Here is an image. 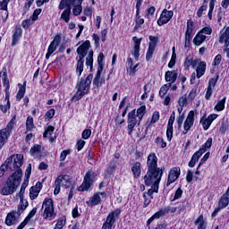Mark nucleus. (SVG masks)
I'll return each instance as SVG.
<instances>
[{"label": "nucleus", "instance_id": "nucleus-1", "mask_svg": "<svg viewBox=\"0 0 229 229\" xmlns=\"http://www.w3.org/2000/svg\"><path fill=\"white\" fill-rule=\"evenodd\" d=\"M158 157L157 154L150 153L147 159L148 172L144 178H146V182L149 183L151 181L162 180V175L164 171L162 168L158 167Z\"/></svg>", "mask_w": 229, "mask_h": 229}, {"label": "nucleus", "instance_id": "nucleus-2", "mask_svg": "<svg viewBox=\"0 0 229 229\" xmlns=\"http://www.w3.org/2000/svg\"><path fill=\"white\" fill-rule=\"evenodd\" d=\"M22 158H24V156L21 154H16L12 155L10 157H8L5 160V165H7V168L9 171H13L14 173L12 174V176L17 177L20 176V178H22V169H21V166L22 165Z\"/></svg>", "mask_w": 229, "mask_h": 229}, {"label": "nucleus", "instance_id": "nucleus-3", "mask_svg": "<svg viewBox=\"0 0 229 229\" xmlns=\"http://www.w3.org/2000/svg\"><path fill=\"white\" fill-rule=\"evenodd\" d=\"M94 78V75L92 73H89L86 79L81 78L76 85L77 92L73 96V99H76V101H80L83 96H86V94H89L90 92V84L92 83V80Z\"/></svg>", "mask_w": 229, "mask_h": 229}, {"label": "nucleus", "instance_id": "nucleus-4", "mask_svg": "<svg viewBox=\"0 0 229 229\" xmlns=\"http://www.w3.org/2000/svg\"><path fill=\"white\" fill-rule=\"evenodd\" d=\"M21 182H22L21 175H18L17 177H15V175L9 176L5 184L1 189L0 194H2V196H11V194H13V192L19 189Z\"/></svg>", "mask_w": 229, "mask_h": 229}, {"label": "nucleus", "instance_id": "nucleus-5", "mask_svg": "<svg viewBox=\"0 0 229 229\" xmlns=\"http://www.w3.org/2000/svg\"><path fill=\"white\" fill-rule=\"evenodd\" d=\"M89 49H90V41L89 40H86L77 48V55H79V60L77 63L76 72L78 76H81V72H83V64L85 62L83 58L87 56V53H89Z\"/></svg>", "mask_w": 229, "mask_h": 229}, {"label": "nucleus", "instance_id": "nucleus-6", "mask_svg": "<svg viewBox=\"0 0 229 229\" xmlns=\"http://www.w3.org/2000/svg\"><path fill=\"white\" fill-rule=\"evenodd\" d=\"M42 209H44L43 216L45 219L51 221L56 216V214H55V207H53L52 199H46L43 201Z\"/></svg>", "mask_w": 229, "mask_h": 229}, {"label": "nucleus", "instance_id": "nucleus-7", "mask_svg": "<svg viewBox=\"0 0 229 229\" xmlns=\"http://www.w3.org/2000/svg\"><path fill=\"white\" fill-rule=\"evenodd\" d=\"M135 114H137V111L135 109L128 114V135H131L133 133V129L135 128V126H137V115Z\"/></svg>", "mask_w": 229, "mask_h": 229}, {"label": "nucleus", "instance_id": "nucleus-8", "mask_svg": "<svg viewBox=\"0 0 229 229\" xmlns=\"http://www.w3.org/2000/svg\"><path fill=\"white\" fill-rule=\"evenodd\" d=\"M94 185V174L92 172L88 171L84 176V181L81 185V191H89L90 187Z\"/></svg>", "mask_w": 229, "mask_h": 229}, {"label": "nucleus", "instance_id": "nucleus-9", "mask_svg": "<svg viewBox=\"0 0 229 229\" xmlns=\"http://www.w3.org/2000/svg\"><path fill=\"white\" fill-rule=\"evenodd\" d=\"M61 185L66 187V189H69V185H71V182H69V181L65 179V176L59 175L55 182V190H54L55 196H57V194H60Z\"/></svg>", "mask_w": 229, "mask_h": 229}, {"label": "nucleus", "instance_id": "nucleus-10", "mask_svg": "<svg viewBox=\"0 0 229 229\" xmlns=\"http://www.w3.org/2000/svg\"><path fill=\"white\" fill-rule=\"evenodd\" d=\"M195 68L197 78L199 79L205 74V71H207V63H205V61H201V59H195L193 63V69Z\"/></svg>", "mask_w": 229, "mask_h": 229}, {"label": "nucleus", "instance_id": "nucleus-11", "mask_svg": "<svg viewBox=\"0 0 229 229\" xmlns=\"http://www.w3.org/2000/svg\"><path fill=\"white\" fill-rule=\"evenodd\" d=\"M30 176H31V164H29L27 169L25 171V180L23 181L20 192L18 193L19 198H24V192L26 191V187L30 183Z\"/></svg>", "mask_w": 229, "mask_h": 229}, {"label": "nucleus", "instance_id": "nucleus-12", "mask_svg": "<svg viewBox=\"0 0 229 229\" xmlns=\"http://www.w3.org/2000/svg\"><path fill=\"white\" fill-rule=\"evenodd\" d=\"M144 183L148 187L151 186V189L148 191V196H149L150 199H153V192H158V185L160 183V180L162 179H157L156 181H149V182H146V177H143Z\"/></svg>", "mask_w": 229, "mask_h": 229}, {"label": "nucleus", "instance_id": "nucleus-13", "mask_svg": "<svg viewBox=\"0 0 229 229\" xmlns=\"http://www.w3.org/2000/svg\"><path fill=\"white\" fill-rule=\"evenodd\" d=\"M173 15H174V13L173 11H167V9H165L160 18L157 20L158 26H164V24H167L173 19Z\"/></svg>", "mask_w": 229, "mask_h": 229}, {"label": "nucleus", "instance_id": "nucleus-14", "mask_svg": "<svg viewBox=\"0 0 229 229\" xmlns=\"http://www.w3.org/2000/svg\"><path fill=\"white\" fill-rule=\"evenodd\" d=\"M20 217L21 215L17 211H11L6 216L5 225L7 226H13V225H17V223H19Z\"/></svg>", "mask_w": 229, "mask_h": 229}, {"label": "nucleus", "instance_id": "nucleus-15", "mask_svg": "<svg viewBox=\"0 0 229 229\" xmlns=\"http://www.w3.org/2000/svg\"><path fill=\"white\" fill-rule=\"evenodd\" d=\"M192 126H194V111H190L184 122V130L182 131V135H187V132L189 130H191V128H192Z\"/></svg>", "mask_w": 229, "mask_h": 229}, {"label": "nucleus", "instance_id": "nucleus-16", "mask_svg": "<svg viewBox=\"0 0 229 229\" xmlns=\"http://www.w3.org/2000/svg\"><path fill=\"white\" fill-rule=\"evenodd\" d=\"M180 178V168L178 167H174L170 170V173L168 174V180L166 182V187H169L171 183H174V181Z\"/></svg>", "mask_w": 229, "mask_h": 229}, {"label": "nucleus", "instance_id": "nucleus-17", "mask_svg": "<svg viewBox=\"0 0 229 229\" xmlns=\"http://www.w3.org/2000/svg\"><path fill=\"white\" fill-rule=\"evenodd\" d=\"M132 40L134 42V47L132 50V55L136 61H139V57L140 56V42L141 38H138L137 37H133Z\"/></svg>", "mask_w": 229, "mask_h": 229}, {"label": "nucleus", "instance_id": "nucleus-18", "mask_svg": "<svg viewBox=\"0 0 229 229\" xmlns=\"http://www.w3.org/2000/svg\"><path fill=\"white\" fill-rule=\"evenodd\" d=\"M40 191H42V182H38L35 186H32L30 189V199H37V198H38V194H40Z\"/></svg>", "mask_w": 229, "mask_h": 229}, {"label": "nucleus", "instance_id": "nucleus-19", "mask_svg": "<svg viewBox=\"0 0 229 229\" xmlns=\"http://www.w3.org/2000/svg\"><path fill=\"white\" fill-rule=\"evenodd\" d=\"M101 72H103V68H98V72L93 80V87L99 89L105 84V79L101 78Z\"/></svg>", "mask_w": 229, "mask_h": 229}, {"label": "nucleus", "instance_id": "nucleus-20", "mask_svg": "<svg viewBox=\"0 0 229 229\" xmlns=\"http://www.w3.org/2000/svg\"><path fill=\"white\" fill-rule=\"evenodd\" d=\"M22 37V29H21V26L17 25L13 30V39H12V46H16L17 42L21 40V38Z\"/></svg>", "mask_w": 229, "mask_h": 229}, {"label": "nucleus", "instance_id": "nucleus-21", "mask_svg": "<svg viewBox=\"0 0 229 229\" xmlns=\"http://www.w3.org/2000/svg\"><path fill=\"white\" fill-rule=\"evenodd\" d=\"M203 153H205V149H203V148H199L198 151H196L193 154V156L191 157V159L188 164L189 167H194L196 165V162H198V160H199V158L201 157V155H203Z\"/></svg>", "mask_w": 229, "mask_h": 229}, {"label": "nucleus", "instance_id": "nucleus-22", "mask_svg": "<svg viewBox=\"0 0 229 229\" xmlns=\"http://www.w3.org/2000/svg\"><path fill=\"white\" fill-rule=\"evenodd\" d=\"M10 131L8 129L0 130V149L6 144L8 141V137H10Z\"/></svg>", "mask_w": 229, "mask_h": 229}, {"label": "nucleus", "instance_id": "nucleus-23", "mask_svg": "<svg viewBox=\"0 0 229 229\" xmlns=\"http://www.w3.org/2000/svg\"><path fill=\"white\" fill-rule=\"evenodd\" d=\"M178 78V72L176 71H167L165 74V81H170L171 83H174Z\"/></svg>", "mask_w": 229, "mask_h": 229}, {"label": "nucleus", "instance_id": "nucleus-24", "mask_svg": "<svg viewBox=\"0 0 229 229\" xmlns=\"http://www.w3.org/2000/svg\"><path fill=\"white\" fill-rule=\"evenodd\" d=\"M35 214H37V208H33L32 210L29 213L27 217L24 219L23 222L21 223V225L17 227V229H23L28 223H30V220L35 216Z\"/></svg>", "mask_w": 229, "mask_h": 229}, {"label": "nucleus", "instance_id": "nucleus-25", "mask_svg": "<svg viewBox=\"0 0 229 229\" xmlns=\"http://www.w3.org/2000/svg\"><path fill=\"white\" fill-rule=\"evenodd\" d=\"M75 4H72L73 7L72 12L73 15L78 16L81 14V12H83V7L81 6V4L83 3V0H74Z\"/></svg>", "mask_w": 229, "mask_h": 229}, {"label": "nucleus", "instance_id": "nucleus-26", "mask_svg": "<svg viewBox=\"0 0 229 229\" xmlns=\"http://www.w3.org/2000/svg\"><path fill=\"white\" fill-rule=\"evenodd\" d=\"M101 203V196L99 193H95L90 200L87 201V205L89 207H96V205H100Z\"/></svg>", "mask_w": 229, "mask_h": 229}, {"label": "nucleus", "instance_id": "nucleus-27", "mask_svg": "<svg viewBox=\"0 0 229 229\" xmlns=\"http://www.w3.org/2000/svg\"><path fill=\"white\" fill-rule=\"evenodd\" d=\"M227 205H229V195L227 193H225L224 195H222L218 202V208H226Z\"/></svg>", "mask_w": 229, "mask_h": 229}, {"label": "nucleus", "instance_id": "nucleus-28", "mask_svg": "<svg viewBox=\"0 0 229 229\" xmlns=\"http://www.w3.org/2000/svg\"><path fill=\"white\" fill-rule=\"evenodd\" d=\"M59 45H60V37L56 36L55 37L54 40L50 43L47 48V51H50V53H55Z\"/></svg>", "mask_w": 229, "mask_h": 229}, {"label": "nucleus", "instance_id": "nucleus-29", "mask_svg": "<svg viewBox=\"0 0 229 229\" xmlns=\"http://www.w3.org/2000/svg\"><path fill=\"white\" fill-rule=\"evenodd\" d=\"M205 40H207V36L203 35L201 32H199L193 38V44L195 46H201Z\"/></svg>", "mask_w": 229, "mask_h": 229}, {"label": "nucleus", "instance_id": "nucleus-30", "mask_svg": "<svg viewBox=\"0 0 229 229\" xmlns=\"http://www.w3.org/2000/svg\"><path fill=\"white\" fill-rule=\"evenodd\" d=\"M28 200L24 199V198H20V204L18 205L17 213L22 214L28 208Z\"/></svg>", "mask_w": 229, "mask_h": 229}, {"label": "nucleus", "instance_id": "nucleus-31", "mask_svg": "<svg viewBox=\"0 0 229 229\" xmlns=\"http://www.w3.org/2000/svg\"><path fill=\"white\" fill-rule=\"evenodd\" d=\"M0 78L3 80L4 87H10V81L8 80V74L6 73V67H3L0 72Z\"/></svg>", "mask_w": 229, "mask_h": 229}, {"label": "nucleus", "instance_id": "nucleus-32", "mask_svg": "<svg viewBox=\"0 0 229 229\" xmlns=\"http://www.w3.org/2000/svg\"><path fill=\"white\" fill-rule=\"evenodd\" d=\"M140 167H141L140 162H136L132 165L131 171L134 178H139L140 176V173H141Z\"/></svg>", "mask_w": 229, "mask_h": 229}, {"label": "nucleus", "instance_id": "nucleus-33", "mask_svg": "<svg viewBox=\"0 0 229 229\" xmlns=\"http://www.w3.org/2000/svg\"><path fill=\"white\" fill-rule=\"evenodd\" d=\"M76 4L74 0H61L59 4V10H64V8H71V5Z\"/></svg>", "mask_w": 229, "mask_h": 229}, {"label": "nucleus", "instance_id": "nucleus-34", "mask_svg": "<svg viewBox=\"0 0 229 229\" xmlns=\"http://www.w3.org/2000/svg\"><path fill=\"white\" fill-rule=\"evenodd\" d=\"M93 64H94V51L90 50L86 58V65L87 67H89L90 71H92Z\"/></svg>", "mask_w": 229, "mask_h": 229}, {"label": "nucleus", "instance_id": "nucleus-35", "mask_svg": "<svg viewBox=\"0 0 229 229\" xmlns=\"http://www.w3.org/2000/svg\"><path fill=\"white\" fill-rule=\"evenodd\" d=\"M169 207L168 208H165L160 209L159 211L156 212L152 217H154V219H160V217H164L165 214H169Z\"/></svg>", "mask_w": 229, "mask_h": 229}, {"label": "nucleus", "instance_id": "nucleus-36", "mask_svg": "<svg viewBox=\"0 0 229 229\" xmlns=\"http://www.w3.org/2000/svg\"><path fill=\"white\" fill-rule=\"evenodd\" d=\"M61 19L64 21V22H69L71 21V7L66 8L61 14Z\"/></svg>", "mask_w": 229, "mask_h": 229}, {"label": "nucleus", "instance_id": "nucleus-37", "mask_svg": "<svg viewBox=\"0 0 229 229\" xmlns=\"http://www.w3.org/2000/svg\"><path fill=\"white\" fill-rule=\"evenodd\" d=\"M20 87V89L16 95V99L17 101H21L24 98V94H26V87L23 86L22 84H18Z\"/></svg>", "mask_w": 229, "mask_h": 229}, {"label": "nucleus", "instance_id": "nucleus-38", "mask_svg": "<svg viewBox=\"0 0 229 229\" xmlns=\"http://www.w3.org/2000/svg\"><path fill=\"white\" fill-rule=\"evenodd\" d=\"M225 103H226V97L217 102L215 106V110L217 112H223V110H225Z\"/></svg>", "mask_w": 229, "mask_h": 229}, {"label": "nucleus", "instance_id": "nucleus-39", "mask_svg": "<svg viewBox=\"0 0 229 229\" xmlns=\"http://www.w3.org/2000/svg\"><path fill=\"white\" fill-rule=\"evenodd\" d=\"M136 115L139 119L140 122L142 121V117L146 115V106H141L140 108L137 109L136 111Z\"/></svg>", "mask_w": 229, "mask_h": 229}, {"label": "nucleus", "instance_id": "nucleus-40", "mask_svg": "<svg viewBox=\"0 0 229 229\" xmlns=\"http://www.w3.org/2000/svg\"><path fill=\"white\" fill-rule=\"evenodd\" d=\"M229 128V124H228V120H222V123L221 126L219 128V131L222 135H225V133H226L227 130Z\"/></svg>", "mask_w": 229, "mask_h": 229}, {"label": "nucleus", "instance_id": "nucleus-41", "mask_svg": "<svg viewBox=\"0 0 229 229\" xmlns=\"http://www.w3.org/2000/svg\"><path fill=\"white\" fill-rule=\"evenodd\" d=\"M195 225H199L198 229H207V225H205V220L203 219V215H200L197 221H195Z\"/></svg>", "mask_w": 229, "mask_h": 229}, {"label": "nucleus", "instance_id": "nucleus-42", "mask_svg": "<svg viewBox=\"0 0 229 229\" xmlns=\"http://www.w3.org/2000/svg\"><path fill=\"white\" fill-rule=\"evenodd\" d=\"M27 131H31L35 128V123H33V117L28 116L26 121Z\"/></svg>", "mask_w": 229, "mask_h": 229}, {"label": "nucleus", "instance_id": "nucleus-43", "mask_svg": "<svg viewBox=\"0 0 229 229\" xmlns=\"http://www.w3.org/2000/svg\"><path fill=\"white\" fill-rule=\"evenodd\" d=\"M191 65L194 67V60H192V57L188 56L184 61V69L189 71V69H191Z\"/></svg>", "mask_w": 229, "mask_h": 229}, {"label": "nucleus", "instance_id": "nucleus-44", "mask_svg": "<svg viewBox=\"0 0 229 229\" xmlns=\"http://www.w3.org/2000/svg\"><path fill=\"white\" fill-rule=\"evenodd\" d=\"M155 48L153 45L148 46L147 55H146V60L147 62H149L151 60V57L153 56V53H155Z\"/></svg>", "mask_w": 229, "mask_h": 229}, {"label": "nucleus", "instance_id": "nucleus-45", "mask_svg": "<svg viewBox=\"0 0 229 229\" xmlns=\"http://www.w3.org/2000/svg\"><path fill=\"white\" fill-rule=\"evenodd\" d=\"M33 22H35V21H33V18H30L22 21L21 26L22 28H24V30H28V28H30L31 24H33Z\"/></svg>", "mask_w": 229, "mask_h": 229}, {"label": "nucleus", "instance_id": "nucleus-46", "mask_svg": "<svg viewBox=\"0 0 229 229\" xmlns=\"http://www.w3.org/2000/svg\"><path fill=\"white\" fill-rule=\"evenodd\" d=\"M214 6H216V0H210L209 11L208 13V17L209 21H212V13L214 12Z\"/></svg>", "mask_w": 229, "mask_h": 229}, {"label": "nucleus", "instance_id": "nucleus-47", "mask_svg": "<svg viewBox=\"0 0 229 229\" xmlns=\"http://www.w3.org/2000/svg\"><path fill=\"white\" fill-rule=\"evenodd\" d=\"M212 138H208V140L205 142L204 145L200 148V149H204V153L212 148Z\"/></svg>", "mask_w": 229, "mask_h": 229}, {"label": "nucleus", "instance_id": "nucleus-48", "mask_svg": "<svg viewBox=\"0 0 229 229\" xmlns=\"http://www.w3.org/2000/svg\"><path fill=\"white\" fill-rule=\"evenodd\" d=\"M17 119V115H14L11 121L9 122V123L7 124L5 130L9 131L10 132L12 131V130H13V126L15 125V121Z\"/></svg>", "mask_w": 229, "mask_h": 229}, {"label": "nucleus", "instance_id": "nucleus-49", "mask_svg": "<svg viewBox=\"0 0 229 229\" xmlns=\"http://www.w3.org/2000/svg\"><path fill=\"white\" fill-rule=\"evenodd\" d=\"M155 143L157 146H160L162 148H165L167 146V143L164 141L163 138L157 137L155 140Z\"/></svg>", "mask_w": 229, "mask_h": 229}, {"label": "nucleus", "instance_id": "nucleus-50", "mask_svg": "<svg viewBox=\"0 0 229 229\" xmlns=\"http://www.w3.org/2000/svg\"><path fill=\"white\" fill-rule=\"evenodd\" d=\"M53 117H55V109H49L46 114H45V119L46 121H51V119H53Z\"/></svg>", "mask_w": 229, "mask_h": 229}, {"label": "nucleus", "instance_id": "nucleus-51", "mask_svg": "<svg viewBox=\"0 0 229 229\" xmlns=\"http://www.w3.org/2000/svg\"><path fill=\"white\" fill-rule=\"evenodd\" d=\"M53 131H55V128L53 127V125H49L44 134H43V137L47 138V137H49V135H53Z\"/></svg>", "mask_w": 229, "mask_h": 229}, {"label": "nucleus", "instance_id": "nucleus-52", "mask_svg": "<svg viewBox=\"0 0 229 229\" xmlns=\"http://www.w3.org/2000/svg\"><path fill=\"white\" fill-rule=\"evenodd\" d=\"M90 135H92V131L90 129H85L82 131V139H84V140H87V139H90Z\"/></svg>", "mask_w": 229, "mask_h": 229}, {"label": "nucleus", "instance_id": "nucleus-53", "mask_svg": "<svg viewBox=\"0 0 229 229\" xmlns=\"http://www.w3.org/2000/svg\"><path fill=\"white\" fill-rule=\"evenodd\" d=\"M149 44L148 46H153L154 47H157V44L158 43V37H155V36H149Z\"/></svg>", "mask_w": 229, "mask_h": 229}, {"label": "nucleus", "instance_id": "nucleus-54", "mask_svg": "<svg viewBox=\"0 0 229 229\" xmlns=\"http://www.w3.org/2000/svg\"><path fill=\"white\" fill-rule=\"evenodd\" d=\"M175 64H176V53H173L172 58H171L170 62L168 63V67L170 69H173V67H174Z\"/></svg>", "mask_w": 229, "mask_h": 229}, {"label": "nucleus", "instance_id": "nucleus-55", "mask_svg": "<svg viewBox=\"0 0 229 229\" xmlns=\"http://www.w3.org/2000/svg\"><path fill=\"white\" fill-rule=\"evenodd\" d=\"M41 148H42V147L40 145H35L34 147H32L30 148L31 155H37V154L40 153Z\"/></svg>", "mask_w": 229, "mask_h": 229}, {"label": "nucleus", "instance_id": "nucleus-56", "mask_svg": "<svg viewBox=\"0 0 229 229\" xmlns=\"http://www.w3.org/2000/svg\"><path fill=\"white\" fill-rule=\"evenodd\" d=\"M217 80H219V76H216V78H211L208 81V86L210 89H214L216 87V84L217 83Z\"/></svg>", "mask_w": 229, "mask_h": 229}, {"label": "nucleus", "instance_id": "nucleus-57", "mask_svg": "<svg viewBox=\"0 0 229 229\" xmlns=\"http://www.w3.org/2000/svg\"><path fill=\"white\" fill-rule=\"evenodd\" d=\"M159 119H160V113H158V111L154 112L151 119V123L155 124V123H157Z\"/></svg>", "mask_w": 229, "mask_h": 229}, {"label": "nucleus", "instance_id": "nucleus-58", "mask_svg": "<svg viewBox=\"0 0 229 229\" xmlns=\"http://www.w3.org/2000/svg\"><path fill=\"white\" fill-rule=\"evenodd\" d=\"M65 226V219H60L57 221L54 229H62Z\"/></svg>", "mask_w": 229, "mask_h": 229}, {"label": "nucleus", "instance_id": "nucleus-59", "mask_svg": "<svg viewBox=\"0 0 229 229\" xmlns=\"http://www.w3.org/2000/svg\"><path fill=\"white\" fill-rule=\"evenodd\" d=\"M207 4H203L202 6L199 7V9L197 12V15L199 18L203 16V12H207Z\"/></svg>", "mask_w": 229, "mask_h": 229}, {"label": "nucleus", "instance_id": "nucleus-60", "mask_svg": "<svg viewBox=\"0 0 229 229\" xmlns=\"http://www.w3.org/2000/svg\"><path fill=\"white\" fill-rule=\"evenodd\" d=\"M183 119H185V114H180L176 120L179 130H180V128H182V124H183Z\"/></svg>", "mask_w": 229, "mask_h": 229}, {"label": "nucleus", "instance_id": "nucleus-61", "mask_svg": "<svg viewBox=\"0 0 229 229\" xmlns=\"http://www.w3.org/2000/svg\"><path fill=\"white\" fill-rule=\"evenodd\" d=\"M179 106H185L187 105V95H183L179 98Z\"/></svg>", "mask_w": 229, "mask_h": 229}, {"label": "nucleus", "instance_id": "nucleus-62", "mask_svg": "<svg viewBox=\"0 0 229 229\" xmlns=\"http://www.w3.org/2000/svg\"><path fill=\"white\" fill-rule=\"evenodd\" d=\"M200 123H202L203 129L206 131L208 130V128H210V124H212L211 122L208 120V118L204 121L200 120Z\"/></svg>", "mask_w": 229, "mask_h": 229}, {"label": "nucleus", "instance_id": "nucleus-63", "mask_svg": "<svg viewBox=\"0 0 229 229\" xmlns=\"http://www.w3.org/2000/svg\"><path fill=\"white\" fill-rule=\"evenodd\" d=\"M8 3L10 0H3L0 2V10H8Z\"/></svg>", "mask_w": 229, "mask_h": 229}, {"label": "nucleus", "instance_id": "nucleus-64", "mask_svg": "<svg viewBox=\"0 0 229 229\" xmlns=\"http://www.w3.org/2000/svg\"><path fill=\"white\" fill-rule=\"evenodd\" d=\"M166 137H167L168 140H172V139H173V127L167 126Z\"/></svg>", "mask_w": 229, "mask_h": 229}]
</instances>
